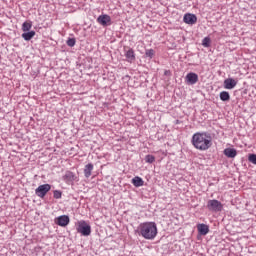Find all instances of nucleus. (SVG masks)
<instances>
[{"instance_id": "1", "label": "nucleus", "mask_w": 256, "mask_h": 256, "mask_svg": "<svg viewBox=\"0 0 256 256\" xmlns=\"http://www.w3.org/2000/svg\"><path fill=\"white\" fill-rule=\"evenodd\" d=\"M191 143L198 151H207L213 145V137L209 132H197L193 134Z\"/></svg>"}, {"instance_id": "2", "label": "nucleus", "mask_w": 256, "mask_h": 256, "mask_svg": "<svg viewBox=\"0 0 256 256\" xmlns=\"http://www.w3.org/2000/svg\"><path fill=\"white\" fill-rule=\"evenodd\" d=\"M138 231L144 239L153 241V239L157 237V224L155 222L141 223L138 227Z\"/></svg>"}, {"instance_id": "3", "label": "nucleus", "mask_w": 256, "mask_h": 256, "mask_svg": "<svg viewBox=\"0 0 256 256\" xmlns=\"http://www.w3.org/2000/svg\"><path fill=\"white\" fill-rule=\"evenodd\" d=\"M76 231L83 237H89V235H91V225H89V223H87L85 220H81L78 222Z\"/></svg>"}, {"instance_id": "4", "label": "nucleus", "mask_w": 256, "mask_h": 256, "mask_svg": "<svg viewBox=\"0 0 256 256\" xmlns=\"http://www.w3.org/2000/svg\"><path fill=\"white\" fill-rule=\"evenodd\" d=\"M207 209L213 213H219L220 211H223V204L219 200H209L207 202Z\"/></svg>"}, {"instance_id": "5", "label": "nucleus", "mask_w": 256, "mask_h": 256, "mask_svg": "<svg viewBox=\"0 0 256 256\" xmlns=\"http://www.w3.org/2000/svg\"><path fill=\"white\" fill-rule=\"evenodd\" d=\"M49 191H51V184H42L35 189V195L40 199H45Z\"/></svg>"}, {"instance_id": "6", "label": "nucleus", "mask_w": 256, "mask_h": 256, "mask_svg": "<svg viewBox=\"0 0 256 256\" xmlns=\"http://www.w3.org/2000/svg\"><path fill=\"white\" fill-rule=\"evenodd\" d=\"M63 181L67 183V185H73L74 181H79V175L75 174L74 172H71L67 170L65 172V175L62 177Z\"/></svg>"}, {"instance_id": "7", "label": "nucleus", "mask_w": 256, "mask_h": 256, "mask_svg": "<svg viewBox=\"0 0 256 256\" xmlns=\"http://www.w3.org/2000/svg\"><path fill=\"white\" fill-rule=\"evenodd\" d=\"M124 56L126 57V61L128 63H135L137 57L135 55V50L129 46H124Z\"/></svg>"}, {"instance_id": "8", "label": "nucleus", "mask_w": 256, "mask_h": 256, "mask_svg": "<svg viewBox=\"0 0 256 256\" xmlns=\"http://www.w3.org/2000/svg\"><path fill=\"white\" fill-rule=\"evenodd\" d=\"M199 82V75L195 72H189L185 77L186 85H195Z\"/></svg>"}, {"instance_id": "9", "label": "nucleus", "mask_w": 256, "mask_h": 256, "mask_svg": "<svg viewBox=\"0 0 256 256\" xmlns=\"http://www.w3.org/2000/svg\"><path fill=\"white\" fill-rule=\"evenodd\" d=\"M97 23H99V25H102V27H109V25H111L113 22L111 21V16L107 14H102L98 16Z\"/></svg>"}, {"instance_id": "10", "label": "nucleus", "mask_w": 256, "mask_h": 256, "mask_svg": "<svg viewBox=\"0 0 256 256\" xmlns=\"http://www.w3.org/2000/svg\"><path fill=\"white\" fill-rule=\"evenodd\" d=\"M70 221H71V219L67 215H61L55 219V223L59 227H67V225H69Z\"/></svg>"}, {"instance_id": "11", "label": "nucleus", "mask_w": 256, "mask_h": 256, "mask_svg": "<svg viewBox=\"0 0 256 256\" xmlns=\"http://www.w3.org/2000/svg\"><path fill=\"white\" fill-rule=\"evenodd\" d=\"M183 21L186 25H195V23H197V15L186 13L183 17Z\"/></svg>"}, {"instance_id": "12", "label": "nucleus", "mask_w": 256, "mask_h": 256, "mask_svg": "<svg viewBox=\"0 0 256 256\" xmlns=\"http://www.w3.org/2000/svg\"><path fill=\"white\" fill-rule=\"evenodd\" d=\"M223 154L225 155V157H228V159H235L237 157V149L226 148L224 149Z\"/></svg>"}, {"instance_id": "13", "label": "nucleus", "mask_w": 256, "mask_h": 256, "mask_svg": "<svg viewBox=\"0 0 256 256\" xmlns=\"http://www.w3.org/2000/svg\"><path fill=\"white\" fill-rule=\"evenodd\" d=\"M237 87V81L233 78H227L224 80V89H235Z\"/></svg>"}, {"instance_id": "14", "label": "nucleus", "mask_w": 256, "mask_h": 256, "mask_svg": "<svg viewBox=\"0 0 256 256\" xmlns=\"http://www.w3.org/2000/svg\"><path fill=\"white\" fill-rule=\"evenodd\" d=\"M197 229L199 235L205 236L209 233V226L207 224H198Z\"/></svg>"}, {"instance_id": "15", "label": "nucleus", "mask_w": 256, "mask_h": 256, "mask_svg": "<svg viewBox=\"0 0 256 256\" xmlns=\"http://www.w3.org/2000/svg\"><path fill=\"white\" fill-rule=\"evenodd\" d=\"M31 27H33V22L31 21H25L22 24V31H24V33H35V31H30Z\"/></svg>"}, {"instance_id": "16", "label": "nucleus", "mask_w": 256, "mask_h": 256, "mask_svg": "<svg viewBox=\"0 0 256 256\" xmlns=\"http://www.w3.org/2000/svg\"><path fill=\"white\" fill-rule=\"evenodd\" d=\"M132 185H134V187H143V185H145V181H143V178L135 176L132 179Z\"/></svg>"}, {"instance_id": "17", "label": "nucleus", "mask_w": 256, "mask_h": 256, "mask_svg": "<svg viewBox=\"0 0 256 256\" xmlns=\"http://www.w3.org/2000/svg\"><path fill=\"white\" fill-rule=\"evenodd\" d=\"M93 164L89 163L85 166L84 168V176L86 177V179H89V177H91V173L93 172Z\"/></svg>"}, {"instance_id": "18", "label": "nucleus", "mask_w": 256, "mask_h": 256, "mask_svg": "<svg viewBox=\"0 0 256 256\" xmlns=\"http://www.w3.org/2000/svg\"><path fill=\"white\" fill-rule=\"evenodd\" d=\"M219 97L223 102L231 101V94H229L227 91L220 92Z\"/></svg>"}, {"instance_id": "19", "label": "nucleus", "mask_w": 256, "mask_h": 256, "mask_svg": "<svg viewBox=\"0 0 256 256\" xmlns=\"http://www.w3.org/2000/svg\"><path fill=\"white\" fill-rule=\"evenodd\" d=\"M77 43V39L75 37H69L66 41V45L68 47H75V44Z\"/></svg>"}, {"instance_id": "20", "label": "nucleus", "mask_w": 256, "mask_h": 256, "mask_svg": "<svg viewBox=\"0 0 256 256\" xmlns=\"http://www.w3.org/2000/svg\"><path fill=\"white\" fill-rule=\"evenodd\" d=\"M22 37L25 41H31L35 37V33H22Z\"/></svg>"}, {"instance_id": "21", "label": "nucleus", "mask_w": 256, "mask_h": 256, "mask_svg": "<svg viewBox=\"0 0 256 256\" xmlns=\"http://www.w3.org/2000/svg\"><path fill=\"white\" fill-rule=\"evenodd\" d=\"M202 45L206 48L211 47V37L207 36L202 40Z\"/></svg>"}, {"instance_id": "22", "label": "nucleus", "mask_w": 256, "mask_h": 256, "mask_svg": "<svg viewBox=\"0 0 256 256\" xmlns=\"http://www.w3.org/2000/svg\"><path fill=\"white\" fill-rule=\"evenodd\" d=\"M145 163H155V156L148 154L144 158Z\"/></svg>"}, {"instance_id": "23", "label": "nucleus", "mask_w": 256, "mask_h": 256, "mask_svg": "<svg viewBox=\"0 0 256 256\" xmlns=\"http://www.w3.org/2000/svg\"><path fill=\"white\" fill-rule=\"evenodd\" d=\"M145 57H148L149 59H153V57H155V50L153 49L146 50Z\"/></svg>"}, {"instance_id": "24", "label": "nucleus", "mask_w": 256, "mask_h": 256, "mask_svg": "<svg viewBox=\"0 0 256 256\" xmlns=\"http://www.w3.org/2000/svg\"><path fill=\"white\" fill-rule=\"evenodd\" d=\"M53 197L54 199H61L63 197V192L61 190H54Z\"/></svg>"}, {"instance_id": "25", "label": "nucleus", "mask_w": 256, "mask_h": 256, "mask_svg": "<svg viewBox=\"0 0 256 256\" xmlns=\"http://www.w3.org/2000/svg\"><path fill=\"white\" fill-rule=\"evenodd\" d=\"M248 161L250 163H253V165H256V154H249L248 155Z\"/></svg>"}, {"instance_id": "26", "label": "nucleus", "mask_w": 256, "mask_h": 256, "mask_svg": "<svg viewBox=\"0 0 256 256\" xmlns=\"http://www.w3.org/2000/svg\"><path fill=\"white\" fill-rule=\"evenodd\" d=\"M169 71H165V75H168Z\"/></svg>"}]
</instances>
